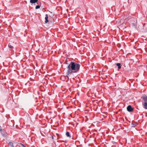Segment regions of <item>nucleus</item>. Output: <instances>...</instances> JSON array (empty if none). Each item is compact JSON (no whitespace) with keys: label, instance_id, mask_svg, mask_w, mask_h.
Instances as JSON below:
<instances>
[{"label":"nucleus","instance_id":"1","mask_svg":"<svg viewBox=\"0 0 147 147\" xmlns=\"http://www.w3.org/2000/svg\"><path fill=\"white\" fill-rule=\"evenodd\" d=\"M80 67V65L79 64L73 61L71 62L67 67L68 70L67 75L77 72L79 70Z\"/></svg>","mask_w":147,"mask_h":147},{"label":"nucleus","instance_id":"2","mask_svg":"<svg viewBox=\"0 0 147 147\" xmlns=\"http://www.w3.org/2000/svg\"><path fill=\"white\" fill-rule=\"evenodd\" d=\"M144 101V103H147V96L146 95H144L141 97Z\"/></svg>","mask_w":147,"mask_h":147},{"label":"nucleus","instance_id":"3","mask_svg":"<svg viewBox=\"0 0 147 147\" xmlns=\"http://www.w3.org/2000/svg\"><path fill=\"white\" fill-rule=\"evenodd\" d=\"M127 110H133L134 109L132 108L131 106L129 105L127 107Z\"/></svg>","mask_w":147,"mask_h":147},{"label":"nucleus","instance_id":"4","mask_svg":"<svg viewBox=\"0 0 147 147\" xmlns=\"http://www.w3.org/2000/svg\"><path fill=\"white\" fill-rule=\"evenodd\" d=\"M45 23H47L48 22V15L47 14H46L45 15Z\"/></svg>","mask_w":147,"mask_h":147},{"label":"nucleus","instance_id":"5","mask_svg":"<svg viewBox=\"0 0 147 147\" xmlns=\"http://www.w3.org/2000/svg\"><path fill=\"white\" fill-rule=\"evenodd\" d=\"M38 0H30V2L31 3H33L37 2ZM37 4H38V3H37Z\"/></svg>","mask_w":147,"mask_h":147},{"label":"nucleus","instance_id":"6","mask_svg":"<svg viewBox=\"0 0 147 147\" xmlns=\"http://www.w3.org/2000/svg\"><path fill=\"white\" fill-rule=\"evenodd\" d=\"M143 104L144 105V107L146 109H147V103H143Z\"/></svg>","mask_w":147,"mask_h":147},{"label":"nucleus","instance_id":"7","mask_svg":"<svg viewBox=\"0 0 147 147\" xmlns=\"http://www.w3.org/2000/svg\"><path fill=\"white\" fill-rule=\"evenodd\" d=\"M66 135L67 137H69V138L71 137V136L70 135L69 133V132L67 131L66 132Z\"/></svg>","mask_w":147,"mask_h":147},{"label":"nucleus","instance_id":"8","mask_svg":"<svg viewBox=\"0 0 147 147\" xmlns=\"http://www.w3.org/2000/svg\"><path fill=\"white\" fill-rule=\"evenodd\" d=\"M116 65L118 67L119 69L121 68V64L120 63H117L116 64Z\"/></svg>","mask_w":147,"mask_h":147},{"label":"nucleus","instance_id":"9","mask_svg":"<svg viewBox=\"0 0 147 147\" xmlns=\"http://www.w3.org/2000/svg\"><path fill=\"white\" fill-rule=\"evenodd\" d=\"M9 144H10L11 146V147H14L13 146V144L12 142H9Z\"/></svg>","mask_w":147,"mask_h":147},{"label":"nucleus","instance_id":"10","mask_svg":"<svg viewBox=\"0 0 147 147\" xmlns=\"http://www.w3.org/2000/svg\"><path fill=\"white\" fill-rule=\"evenodd\" d=\"M40 8V6L39 5H37L36 6L35 8L36 9H39Z\"/></svg>","mask_w":147,"mask_h":147},{"label":"nucleus","instance_id":"11","mask_svg":"<svg viewBox=\"0 0 147 147\" xmlns=\"http://www.w3.org/2000/svg\"><path fill=\"white\" fill-rule=\"evenodd\" d=\"M8 47L10 48H12L13 47L11 45H8Z\"/></svg>","mask_w":147,"mask_h":147},{"label":"nucleus","instance_id":"12","mask_svg":"<svg viewBox=\"0 0 147 147\" xmlns=\"http://www.w3.org/2000/svg\"><path fill=\"white\" fill-rule=\"evenodd\" d=\"M70 108V107H67V109H69V108Z\"/></svg>","mask_w":147,"mask_h":147},{"label":"nucleus","instance_id":"13","mask_svg":"<svg viewBox=\"0 0 147 147\" xmlns=\"http://www.w3.org/2000/svg\"><path fill=\"white\" fill-rule=\"evenodd\" d=\"M2 131V129L0 128V131Z\"/></svg>","mask_w":147,"mask_h":147},{"label":"nucleus","instance_id":"14","mask_svg":"<svg viewBox=\"0 0 147 147\" xmlns=\"http://www.w3.org/2000/svg\"><path fill=\"white\" fill-rule=\"evenodd\" d=\"M129 111V112H130V111Z\"/></svg>","mask_w":147,"mask_h":147},{"label":"nucleus","instance_id":"15","mask_svg":"<svg viewBox=\"0 0 147 147\" xmlns=\"http://www.w3.org/2000/svg\"><path fill=\"white\" fill-rule=\"evenodd\" d=\"M78 110H79V109H78Z\"/></svg>","mask_w":147,"mask_h":147}]
</instances>
